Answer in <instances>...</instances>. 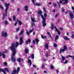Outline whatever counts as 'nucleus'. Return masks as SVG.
<instances>
[{
    "label": "nucleus",
    "instance_id": "nucleus-18",
    "mask_svg": "<svg viewBox=\"0 0 74 74\" xmlns=\"http://www.w3.org/2000/svg\"><path fill=\"white\" fill-rule=\"evenodd\" d=\"M64 51H65L63 49H60V53H62V52H64Z\"/></svg>",
    "mask_w": 74,
    "mask_h": 74
},
{
    "label": "nucleus",
    "instance_id": "nucleus-56",
    "mask_svg": "<svg viewBox=\"0 0 74 74\" xmlns=\"http://www.w3.org/2000/svg\"><path fill=\"white\" fill-rule=\"evenodd\" d=\"M8 19H9V21H12L11 18H9Z\"/></svg>",
    "mask_w": 74,
    "mask_h": 74
},
{
    "label": "nucleus",
    "instance_id": "nucleus-15",
    "mask_svg": "<svg viewBox=\"0 0 74 74\" xmlns=\"http://www.w3.org/2000/svg\"><path fill=\"white\" fill-rule=\"evenodd\" d=\"M38 15H41V16L42 15L41 14H42V11L41 10H38Z\"/></svg>",
    "mask_w": 74,
    "mask_h": 74
},
{
    "label": "nucleus",
    "instance_id": "nucleus-7",
    "mask_svg": "<svg viewBox=\"0 0 74 74\" xmlns=\"http://www.w3.org/2000/svg\"><path fill=\"white\" fill-rule=\"evenodd\" d=\"M33 3L34 4V5L35 6H40L41 5L40 3H34V0H32Z\"/></svg>",
    "mask_w": 74,
    "mask_h": 74
},
{
    "label": "nucleus",
    "instance_id": "nucleus-16",
    "mask_svg": "<svg viewBox=\"0 0 74 74\" xmlns=\"http://www.w3.org/2000/svg\"><path fill=\"white\" fill-rule=\"evenodd\" d=\"M63 38L64 39V40H70V39L67 38L66 36H64Z\"/></svg>",
    "mask_w": 74,
    "mask_h": 74
},
{
    "label": "nucleus",
    "instance_id": "nucleus-34",
    "mask_svg": "<svg viewBox=\"0 0 74 74\" xmlns=\"http://www.w3.org/2000/svg\"><path fill=\"white\" fill-rule=\"evenodd\" d=\"M51 28L52 30L53 29V28H54V26H53V24H51Z\"/></svg>",
    "mask_w": 74,
    "mask_h": 74
},
{
    "label": "nucleus",
    "instance_id": "nucleus-49",
    "mask_svg": "<svg viewBox=\"0 0 74 74\" xmlns=\"http://www.w3.org/2000/svg\"><path fill=\"white\" fill-rule=\"evenodd\" d=\"M42 68H43V69H44L45 68V65H42Z\"/></svg>",
    "mask_w": 74,
    "mask_h": 74
},
{
    "label": "nucleus",
    "instance_id": "nucleus-32",
    "mask_svg": "<svg viewBox=\"0 0 74 74\" xmlns=\"http://www.w3.org/2000/svg\"><path fill=\"white\" fill-rule=\"evenodd\" d=\"M63 1H64L66 4H67L68 3V0H62Z\"/></svg>",
    "mask_w": 74,
    "mask_h": 74
},
{
    "label": "nucleus",
    "instance_id": "nucleus-51",
    "mask_svg": "<svg viewBox=\"0 0 74 74\" xmlns=\"http://www.w3.org/2000/svg\"><path fill=\"white\" fill-rule=\"evenodd\" d=\"M71 37H72V38H74V34H73V35H71Z\"/></svg>",
    "mask_w": 74,
    "mask_h": 74
},
{
    "label": "nucleus",
    "instance_id": "nucleus-10",
    "mask_svg": "<svg viewBox=\"0 0 74 74\" xmlns=\"http://www.w3.org/2000/svg\"><path fill=\"white\" fill-rule=\"evenodd\" d=\"M55 27V29L56 30V32H58V35H60V31L59 30L57 29V28H56V27Z\"/></svg>",
    "mask_w": 74,
    "mask_h": 74
},
{
    "label": "nucleus",
    "instance_id": "nucleus-22",
    "mask_svg": "<svg viewBox=\"0 0 74 74\" xmlns=\"http://www.w3.org/2000/svg\"><path fill=\"white\" fill-rule=\"evenodd\" d=\"M4 70H5V71H6L8 73H9L10 72V71L9 70V69H8V68H4Z\"/></svg>",
    "mask_w": 74,
    "mask_h": 74
},
{
    "label": "nucleus",
    "instance_id": "nucleus-20",
    "mask_svg": "<svg viewBox=\"0 0 74 74\" xmlns=\"http://www.w3.org/2000/svg\"><path fill=\"white\" fill-rule=\"evenodd\" d=\"M28 63H30V65L31 66H32V62H31V60L29 59H28Z\"/></svg>",
    "mask_w": 74,
    "mask_h": 74
},
{
    "label": "nucleus",
    "instance_id": "nucleus-61",
    "mask_svg": "<svg viewBox=\"0 0 74 74\" xmlns=\"http://www.w3.org/2000/svg\"><path fill=\"white\" fill-rule=\"evenodd\" d=\"M60 4H62V1H60Z\"/></svg>",
    "mask_w": 74,
    "mask_h": 74
},
{
    "label": "nucleus",
    "instance_id": "nucleus-37",
    "mask_svg": "<svg viewBox=\"0 0 74 74\" xmlns=\"http://www.w3.org/2000/svg\"><path fill=\"white\" fill-rule=\"evenodd\" d=\"M50 67L51 69H54V66L53 65H51Z\"/></svg>",
    "mask_w": 74,
    "mask_h": 74
},
{
    "label": "nucleus",
    "instance_id": "nucleus-47",
    "mask_svg": "<svg viewBox=\"0 0 74 74\" xmlns=\"http://www.w3.org/2000/svg\"><path fill=\"white\" fill-rule=\"evenodd\" d=\"M59 15V14H56V16H55V18H56L57 17H58V16Z\"/></svg>",
    "mask_w": 74,
    "mask_h": 74
},
{
    "label": "nucleus",
    "instance_id": "nucleus-35",
    "mask_svg": "<svg viewBox=\"0 0 74 74\" xmlns=\"http://www.w3.org/2000/svg\"><path fill=\"white\" fill-rule=\"evenodd\" d=\"M43 11H44L45 13H47V11H46V9L45 8H43Z\"/></svg>",
    "mask_w": 74,
    "mask_h": 74
},
{
    "label": "nucleus",
    "instance_id": "nucleus-3",
    "mask_svg": "<svg viewBox=\"0 0 74 74\" xmlns=\"http://www.w3.org/2000/svg\"><path fill=\"white\" fill-rule=\"evenodd\" d=\"M41 17L43 20V21L42 22V24L43 25L42 27L45 26H46V24L45 23V21H46V18H45L43 15H41Z\"/></svg>",
    "mask_w": 74,
    "mask_h": 74
},
{
    "label": "nucleus",
    "instance_id": "nucleus-33",
    "mask_svg": "<svg viewBox=\"0 0 74 74\" xmlns=\"http://www.w3.org/2000/svg\"><path fill=\"white\" fill-rule=\"evenodd\" d=\"M21 59L20 58H18L17 59V61L19 63H20V62H21Z\"/></svg>",
    "mask_w": 74,
    "mask_h": 74
},
{
    "label": "nucleus",
    "instance_id": "nucleus-19",
    "mask_svg": "<svg viewBox=\"0 0 74 74\" xmlns=\"http://www.w3.org/2000/svg\"><path fill=\"white\" fill-rule=\"evenodd\" d=\"M31 19L32 22L34 23L36 22V20H35V18H33L32 17H31Z\"/></svg>",
    "mask_w": 74,
    "mask_h": 74
},
{
    "label": "nucleus",
    "instance_id": "nucleus-11",
    "mask_svg": "<svg viewBox=\"0 0 74 74\" xmlns=\"http://www.w3.org/2000/svg\"><path fill=\"white\" fill-rule=\"evenodd\" d=\"M62 59H61V62L62 63H64V61L65 60V58L63 56H61Z\"/></svg>",
    "mask_w": 74,
    "mask_h": 74
},
{
    "label": "nucleus",
    "instance_id": "nucleus-52",
    "mask_svg": "<svg viewBox=\"0 0 74 74\" xmlns=\"http://www.w3.org/2000/svg\"><path fill=\"white\" fill-rule=\"evenodd\" d=\"M57 2L58 3V5H59V8H60V3H59V2H58V1H57Z\"/></svg>",
    "mask_w": 74,
    "mask_h": 74
},
{
    "label": "nucleus",
    "instance_id": "nucleus-42",
    "mask_svg": "<svg viewBox=\"0 0 74 74\" xmlns=\"http://www.w3.org/2000/svg\"><path fill=\"white\" fill-rule=\"evenodd\" d=\"M71 56H70V55H69L68 56H66V58H70V57L71 58Z\"/></svg>",
    "mask_w": 74,
    "mask_h": 74
},
{
    "label": "nucleus",
    "instance_id": "nucleus-30",
    "mask_svg": "<svg viewBox=\"0 0 74 74\" xmlns=\"http://www.w3.org/2000/svg\"><path fill=\"white\" fill-rule=\"evenodd\" d=\"M4 23V24H5V25H8V21H5Z\"/></svg>",
    "mask_w": 74,
    "mask_h": 74
},
{
    "label": "nucleus",
    "instance_id": "nucleus-44",
    "mask_svg": "<svg viewBox=\"0 0 74 74\" xmlns=\"http://www.w3.org/2000/svg\"><path fill=\"white\" fill-rule=\"evenodd\" d=\"M62 12H64V9L63 8H61Z\"/></svg>",
    "mask_w": 74,
    "mask_h": 74
},
{
    "label": "nucleus",
    "instance_id": "nucleus-21",
    "mask_svg": "<svg viewBox=\"0 0 74 74\" xmlns=\"http://www.w3.org/2000/svg\"><path fill=\"white\" fill-rule=\"evenodd\" d=\"M59 38V35H57L56 36V38L55 39V41H56Z\"/></svg>",
    "mask_w": 74,
    "mask_h": 74
},
{
    "label": "nucleus",
    "instance_id": "nucleus-14",
    "mask_svg": "<svg viewBox=\"0 0 74 74\" xmlns=\"http://www.w3.org/2000/svg\"><path fill=\"white\" fill-rule=\"evenodd\" d=\"M0 71L1 72H3L4 74H6L5 71L3 69H0Z\"/></svg>",
    "mask_w": 74,
    "mask_h": 74
},
{
    "label": "nucleus",
    "instance_id": "nucleus-27",
    "mask_svg": "<svg viewBox=\"0 0 74 74\" xmlns=\"http://www.w3.org/2000/svg\"><path fill=\"white\" fill-rule=\"evenodd\" d=\"M64 49H64V50L65 51V50H67V47L66 46L64 45V46L63 47Z\"/></svg>",
    "mask_w": 74,
    "mask_h": 74
},
{
    "label": "nucleus",
    "instance_id": "nucleus-57",
    "mask_svg": "<svg viewBox=\"0 0 74 74\" xmlns=\"http://www.w3.org/2000/svg\"><path fill=\"white\" fill-rule=\"evenodd\" d=\"M25 42H26V44H27L29 43V42L27 41V40Z\"/></svg>",
    "mask_w": 74,
    "mask_h": 74
},
{
    "label": "nucleus",
    "instance_id": "nucleus-1",
    "mask_svg": "<svg viewBox=\"0 0 74 74\" xmlns=\"http://www.w3.org/2000/svg\"><path fill=\"white\" fill-rule=\"evenodd\" d=\"M19 45L18 42H16V43H12V45L10 47L11 50L12 52V56L11 57L12 61L13 63H15L16 61V59L14 57L15 55L16 54V50L15 48H17L18 46Z\"/></svg>",
    "mask_w": 74,
    "mask_h": 74
},
{
    "label": "nucleus",
    "instance_id": "nucleus-28",
    "mask_svg": "<svg viewBox=\"0 0 74 74\" xmlns=\"http://www.w3.org/2000/svg\"><path fill=\"white\" fill-rule=\"evenodd\" d=\"M41 37L42 38H44L45 39H46L47 38V37L46 36H44L43 35H41Z\"/></svg>",
    "mask_w": 74,
    "mask_h": 74
},
{
    "label": "nucleus",
    "instance_id": "nucleus-40",
    "mask_svg": "<svg viewBox=\"0 0 74 74\" xmlns=\"http://www.w3.org/2000/svg\"><path fill=\"white\" fill-rule=\"evenodd\" d=\"M0 8L2 9V10H3V6L1 5H0Z\"/></svg>",
    "mask_w": 74,
    "mask_h": 74
},
{
    "label": "nucleus",
    "instance_id": "nucleus-2",
    "mask_svg": "<svg viewBox=\"0 0 74 74\" xmlns=\"http://www.w3.org/2000/svg\"><path fill=\"white\" fill-rule=\"evenodd\" d=\"M5 6L6 7V8L5 9V14H4L3 15V17L2 18V19L3 20L5 18V16H7V11L8 9V8H9V5H10V3H5Z\"/></svg>",
    "mask_w": 74,
    "mask_h": 74
},
{
    "label": "nucleus",
    "instance_id": "nucleus-36",
    "mask_svg": "<svg viewBox=\"0 0 74 74\" xmlns=\"http://www.w3.org/2000/svg\"><path fill=\"white\" fill-rule=\"evenodd\" d=\"M53 6H54V7H56V4L55 3H53Z\"/></svg>",
    "mask_w": 74,
    "mask_h": 74
},
{
    "label": "nucleus",
    "instance_id": "nucleus-17",
    "mask_svg": "<svg viewBox=\"0 0 74 74\" xmlns=\"http://www.w3.org/2000/svg\"><path fill=\"white\" fill-rule=\"evenodd\" d=\"M25 53H29V49L27 48H26L25 49Z\"/></svg>",
    "mask_w": 74,
    "mask_h": 74
},
{
    "label": "nucleus",
    "instance_id": "nucleus-8",
    "mask_svg": "<svg viewBox=\"0 0 74 74\" xmlns=\"http://www.w3.org/2000/svg\"><path fill=\"white\" fill-rule=\"evenodd\" d=\"M69 16H70L71 18L73 19L74 18V15L73 14V13L72 12H70L69 13Z\"/></svg>",
    "mask_w": 74,
    "mask_h": 74
},
{
    "label": "nucleus",
    "instance_id": "nucleus-9",
    "mask_svg": "<svg viewBox=\"0 0 74 74\" xmlns=\"http://www.w3.org/2000/svg\"><path fill=\"white\" fill-rule=\"evenodd\" d=\"M7 50H5L3 52V53L2 54V55L3 58H5V53H7Z\"/></svg>",
    "mask_w": 74,
    "mask_h": 74
},
{
    "label": "nucleus",
    "instance_id": "nucleus-29",
    "mask_svg": "<svg viewBox=\"0 0 74 74\" xmlns=\"http://www.w3.org/2000/svg\"><path fill=\"white\" fill-rule=\"evenodd\" d=\"M13 19L14 21H16V17H15V16H13Z\"/></svg>",
    "mask_w": 74,
    "mask_h": 74
},
{
    "label": "nucleus",
    "instance_id": "nucleus-6",
    "mask_svg": "<svg viewBox=\"0 0 74 74\" xmlns=\"http://www.w3.org/2000/svg\"><path fill=\"white\" fill-rule=\"evenodd\" d=\"M1 36L2 37H7V32L3 31L1 33Z\"/></svg>",
    "mask_w": 74,
    "mask_h": 74
},
{
    "label": "nucleus",
    "instance_id": "nucleus-64",
    "mask_svg": "<svg viewBox=\"0 0 74 74\" xmlns=\"http://www.w3.org/2000/svg\"><path fill=\"white\" fill-rule=\"evenodd\" d=\"M49 36V37H51V35L50 34H49L48 35Z\"/></svg>",
    "mask_w": 74,
    "mask_h": 74
},
{
    "label": "nucleus",
    "instance_id": "nucleus-48",
    "mask_svg": "<svg viewBox=\"0 0 74 74\" xmlns=\"http://www.w3.org/2000/svg\"><path fill=\"white\" fill-rule=\"evenodd\" d=\"M17 11L19 12L20 11V8H18L17 9Z\"/></svg>",
    "mask_w": 74,
    "mask_h": 74
},
{
    "label": "nucleus",
    "instance_id": "nucleus-39",
    "mask_svg": "<svg viewBox=\"0 0 74 74\" xmlns=\"http://www.w3.org/2000/svg\"><path fill=\"white\" fill-rule=\"evenodd\" d=\"M68 62V61L67 60H65V61L64 62V64H66V63H67V62Z\"/></svg>",
    "mask_w": 74,
    "mask_h": 74
},
{
    "label": "nucleus",
    "instance_id": "nucleus-26",
    "mask_svg": "<svg viewBox=\"0 0 74 74\" xmlns=\"http://www.w3.org/2000/svg\"><path fill=\"white\" fill-rule=\"evenodd\" d=\"M26 33L27 36H28V37H30V36L29 35V34H30V32H28V31H27L26 32Z\"/></svg>",
    "mask_w": 74,
    "mask_h": 74
},
{
    "label": "nucleus",
    "instance_id": "nucleus-12",
    "mask_svg": "<svg viewBox=\"0 0 74 74\" xmlns=\"http://www.w3.org/2000/svg\"><path fill=\"white\" fill-rule=\"evenodd\" d=\"M29 6L28 5H26L24 7L25 10V11H28V8Z\"/></svg>",
    "mask_w": 74,
    "mask_h": 74
},
{
    "label": "nucleus",
    "instance_id": "nucleus-13",
    "mask_svg": "<svg viewBox=\"0 0 74 74\" xmlns=\"http://www.w3.org/2000/svg\"><path fill=\"white\" fill-rule=\"evenodd\" d=\"M23 33H24V29H22L21 30V31L20 32L19 34L20 36H21V35H22L23 34Z\"/></svg>",
    "mask_w": 74,
    "mask_h": 74
},
{
    "label": "nucleus",
    "instance_id": "nucleus-38",
    "mask_svg": "<svg viewBox=\"0 0 74 74\" xmlns=\"http://www.w3.org/2000/svg\"><path fill=\"white\" fill-rule=\"evenodd\" d=\"M46 13H45L44 14V16L45 17H47V14Z\"/></svg>",
    "mask_w": 74,
    "mask_h": 74
},
{
    "label": "nucleus",
    "instance_id": "nucleus-46",
    "mask_svg": "<svg viewBox=\"0 0 74 74\" xmlns=\"http://www.w3.org/2000/svg\"><path fill=\"white\" fill-rule=\"evenodd\" d=\"M53 46H54V47H57V45H56V43H55L54 44Z\"/></svg>",
    "mask_w": 74,
    "mask_h": 74
},
{
    "label": "nucleus",
    "instance_id": "nucleus-43",
    "mask_svg": "<svg viewBox=\"0 0 74 74\" xmlns=\"http://www.w3.org/2000/svg\"><path fill=\"white\" fill-rule=\"evenodd\" d=\"M19 30V28H17L16 31L17 32H18Z\"/></svg>",
    "mask_w": 74,
    "mask_h": 74
},
{
    "label": "nucleus",
    "instance_id": "nucleus-50",
    "mask_svg": "<svg viewBox=\"0 0 74 74\" xmlns=\"http://www.w3.org/2000/svg\"><path fill=\"white\" fill-rule=\"evenodd\" d=\"M27 41L29 42H31V40L30 39H28Z\"/></svg>",
    "mask_w": 74,
    "mask_h": 74
},
{
    "label": "nucleus",
    "instance_id": "nucleus-25",
    "mask_svg": "<svg viewBox=\"0 0 74 74\" xmlns=\"http://www.w3.org/2000/svg\"><path fill=\"white\" fill-rule=\"evenodd\" d=\"M34 54H32V55H30V56L31 58H32V59H34Z\"/></svg>",
    "mask_w": 74,
    "mask_h": 74
},
{
    "label": "nucleus",
    "instance_id": "nucleus-60",
    "mask_svg": "<svg viewBox=\"0 0 74 74\" xmlns=\"http://www.w3.org/2000/svg\"><path fill=\"white\" fill-rule=\"evenodd\" d=\"M71 9L73 10H74V8L73 7V6H72L71 7Z\"/></svg>",
    "mask_w": 74,
    "mask_h": 74
},
{
    "label": "nucleus",
    "instance_id": "nucleus-63",
    "mask_svg": "<svg viewBox=\"0 0 74 74\" xmlns=\"http://www.w3.org/2000/svg\"><path fill=\"white\" fill-rule=\"evenodd\" d=\"M30 47H31V48H33V47H34V46H31Z\"/></svg>",
    "mask_w": 74,
    "mask_h": 74
},
{
    "label": "nucleus",
    "instance_id": "nucleus-53",
    "mask_svg": "<svg viewBox=\"0 0 74 74\" xmlns=\"http://www.w3.org/2000/svg\"><path fill=\"white\" fill-rule=\"evenodd\" d=\"M33 42L34 44H36V43H35V40H33Z\"/></svg>",
    "mask_w": 74,
    "mask_h": 74
},
{
    "label": "nucleus",
    "instance_id": "nucleus-58",
    "mask_svg": "<svg viewBox=\"0 0 74 74\" xmlns=\"http://www.w3.org/2000/svg\"><path fill=\"white\" fill-rule=\"evenodd\" d=\"M32 66H33V67H34L35 68H36V66L35 65H34V64H33L32 65Z\"/></svg>",
    "mask_w": 74,
    "mask_h": 74
},
{
    "label": "nucleus",
    "instance_id": "nucleus-31",
    "mask_svg": "<svg viewBox=\"0 0 74 74\" xmlns=\"http://www.w3.org/2000/svg\"><path fill=\"white\" fill-rule=\"evenodd\" d=\"M31 26L32 27H33V26H35V25H34V23L33 22H32L31 23Z\"/></svg>",
    "mask_w": 74,
    "mask_h": 74
},
{
    "label": "nucleus",
    "instance_id": "nucleus-54",
    "mask_svg": "<svg viewBox=\"0 0 74 74\" xmlns=\"http://www.w3.org/2000/svg\"><path fill=\"white\" fill-rule=\"evenodd\" d=\"M17 25V23L16 22L15 23H14V26H16Z\"/></svg>",
    "mask_w": 74,
    "mask_h": 74
},
{
    "label": "nucleus",
    "instance_id": "nucleus-4",
    "mask_svg": "<svg viewBox=\"0 0 74 74\" xmlns=\"http://www.w3.org/2000/svg\"><path fill=\"white\" fill-rule=\"evenodd\" d=\"M20 71V68L19 67H18L17 69V71L16 70H14L13 71V73H12V74H18V72Z\"/></svg>",
    "mask_w": 74,
    "mask_h": 74
},
{
    "label": "nucleus",
    "instance_id": "nucleus-24",
    "mask_svg": "<svg viewBox=\"0 0 74 74\" xmlns=\"http://www.w3.org/2000/svg\"><path fill=\"white\" fill-rule=\"evenodd\" d=\"M35 42H36V44H37L39 42V40L37 38L35 39Z\"/></svg>",
    "mask_w": 74,
    "mask_h": 74
},
{
    "label": "nucleus",
    "instance_id": "nucleus-45",
    "mask_svg": "<svg viewBox=\"0 0 74 74\" xmlns=\"http://www.w3.org/2000/svg\"><path fill=\"white\" fill-rule=\"evenodd\" d=\"M18 23L20 25H22V22L21 21H19L18 22Z\"/></svg>",
    "mask_w": 74,
    "mask_h": 74
},
{
    "label": "nucleus",
    "instance_id": "nucleus-59",
    "mask_svg": "<svg viewBox=\"0 0 74 74\" xmlns=\"http://www.w3.org/2000/svg\"><path fill=\"white\" fill-rule=\"evenodd\" d=\"M7 62H4V65H5V66H6V65H7Z\"/></svg>",
    "mask_w": 74,
    "mask_h": 74
},
{
    "label": "nucleus",
    "instance_id": "nucleus-41",
    "mask_svg": "<svg viewBox=\"0 0 74 74\" xmlns=\"http://www.w3.org/2000/svg\"><path fill=\"white\" fill-rule=\"evenodd\" d=\"M34 31V29H33L32 30L29 31V33H32V32H33Z\"/></svg>",
    "mask_w": 74,
    "mask_h": 74
},
{
    "label": "nucleus",
    "instance_id": "nucleus-23",
    "mask_svg": "<svg viewBox=\"0 0 74 74\" xmlns=\"http://www.w3.org/2000/svg\"><path fill=\"white\" fill-rule=\"evenodd\" d=\"M45 47L46 49H48V44H45Z\"/></svg>",
    "mask_w": 74,
    "mask_h": 74
},
{
    "label": "nucleus",
    "instance_id": "nucleus-62",
    "mask_svg": "<svg viewBox=\"0 0 74 74\" xmlns=\"http://www.w3.org/2000/svg\"><path fill=\"white\" fill-rule=\"evenodd\" d=\"M47 34L48 35L50 34V33H49V32H47Z\"/></svg>",
    "mask_w": 74,
    "mask_h": 74
},
{
    "label": "nucleus",
    "instance_id": "nucleus-55",
    "mask_svg": "<svg viewBox=\"0 0 74 74\" xmlns=\"http://www.w3.org/2000/svg\"><path fill=\"white\" fill-rule=\"evenodd\" d=\"M56 72L57 73H59V70H56Z\"/></svg>",
    "mask_w": 74,
    "mask_h": 74
},
{
    "label": "nucleus",
    "instance_id": "nucleus-5",
    "mask_svg": "<svg viewBox=\"0 0 74 74\" xmlns=\"http://www.w3.org/2000/svg\"><path fill=\"white\" fill-rule=\"evenodd\" d=\"M23 38L22 37H20V42L19 44V45H21L23 43Z\"/></svg>",
    "mask_w": 74,
    "mask_h": 74
}]
</instances>
